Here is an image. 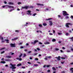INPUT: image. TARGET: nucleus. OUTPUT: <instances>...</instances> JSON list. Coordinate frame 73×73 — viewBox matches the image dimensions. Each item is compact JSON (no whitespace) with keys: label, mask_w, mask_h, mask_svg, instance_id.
<instances>
[{"label":"nucleus","mask_w":73,"mask_h":73,"mask_svg":"<svg viewBox=\"0 0 73 73\" xmlns=\"http://www.w3.org/2000/svg\"><path fill=\"white\" fill-rule=\"evenodd\" d=\"M23 56V54H21L20 55V56H19V57L20 58L21 57Z\"/></svg>","instance_id":"nucleus-30"},{"label":"nucleus","mask_w":73,"mask_h":73,"mask_svg":"<svg viewBox=\"0 0 73 73\" xmlns=\"http://www.w3.org/2000/svg\"><path fill=\"white\" fill-rule=\"evenodd\" d=\"M14 40H17V39H18V38H14Z\"/></svg>","instance_id":"nucleus-49"},{"label":"nucleus","mask_w":73,"mask_h":73,"mask_svg":"<svg viewBox=\"0 0 73 73\" xmlns=\"http://www.w3.org/2000/svg\"><path fill=\"white\" fill-rule=\"evenodd\" d=\"M50 44V43L49 42H46V44Z\"/></svg>","instance_id":"nucleus-34"},{"label":"nucleus","mask_w":73,"mask_h":73,"mask_svg":"<svg viewBox=\"0 0 73 73\" xmlns=\"http://www.w3.org/2000/svg\"><path fill=\"white\" fill-rule=\"evenodd\" d=\"M5 41H6L7 43H9V40L8 39H6L5 40Z\"/></svg>","instance_id":"nucleus-15"},{"label":"nucleus","mask_w":73,"mask_h":73,"mask_svg":"<svg viewBox=\"0 0 73 73\" xmlns=\"http://www.w3.org/2000/svg\"><path fill=\"white\" fill-rule=\"evenodd\" d=\"M27 12L28 13H27V15H31L32 14L31 13V11L29 10L27 11Z\"/></svg>","instance_id":"nucleus-9"},{"label":"nucleus","mask_w":73,"mask_h":73,"mask_svg":"<svg viewBox=\"0 0 73 73\" xmlns=\"http://www.w3.org/2000/svg\"><path fill=\"white\" fill-rule=\"evenodd\" d=\"M6 57L7 58H12V56H6Z\"/></svg>","instance_id":"nucleus-11"},{"label":"nucleus","mask_w":73,"mask_h":73,"mask_svg":"<svg viewBox=\"0 0 73 73\" xmlns=\"http://www.w3.org/2000/svg\"><path fill=\"white\" fill-rule=\"evenodd\" d=\"M29 8H33V7L32 6H30Z\"/></svg>","instance_id":"nucleus-32"},{"label":"nucleus","mask_w":73,"mask_h":73,"mask_svg":"<svg viewBox=\"0 0 73 73\" xmlns=\"http://www.w3.org/2000/svg\"><path fill=\"white\" fill-rule=\"evenodd\" d=\"M18 4H21V2H19L18 3Z\"/></svg>","instance_id":"nucleus-54"},{"label":"nucleus","mask_w":73,"mask_h":73,"mask_svg":"<svg viewBox=\"0 0 73 73\" xmlns=\"http://www.w3.org/2000/svg\"><path fill=\"white\" fill-rule=\"evenodd\" d=\"M15 43L12 44L11 43L10 44V45H11V47H15L16 46H15Z\"/></svg>","instance_id":"nucleus-5"},{"label":"nucleus","mask_w":73,"mask_h":73,"mask_svg":"<svg viewBox=\"0 0 73 73\" xmlns=\"http://www.w3.org/2000/svg\"><path fill=\"white\" fill-rule=\"evenodd\" d=\"M52 18H49L48 19H46V20H52Z\"/></svg>","instance_id":"nucleus-21"},{"label":"nucleus","mask_w":73,"mask_h":73,"mask_svg":"<svg viewBox=\"0 0 73 73\" xmlns=\"http://www.w3.org/2000/svg\"><path fill=\"white\" fill-rule=\"evenodd\" d=\"M58 43H59V44H61V42L60 41H58Z\"/></svg>","instance_id":"nucleus-57"},{"label":"nucleus","mask_w":73,"mask_h":73,"mask_svg":"<svg viewBox=\"0 0 73 73\" xmlns=\"http://www.w3.org/2000/svg\"><path fill=\"white\" fill-rule=\"evenodd\" d=\"M35 60H38V58H35Z\"/></svg>","instance_id":"nucleus-62"},{"label":"nucleus","mask_w":73,"mask_h":73,"mask_svg":"<svg viewBox=\"0 0 73 73\" xmlns=\"http://www.w3.org/2000/svg\"><path fill=\"white\" fill-rule=\"evenodd\" d=\"M38 26L39 27H42V25L41 24H39Z\"/></svg>","instance_id":"nucleus-18"},{"label":"nucleus","mask_w":73,"mask_h":73,"mask_svg":"<svg viewBox=\"0 0 73 73\" xmlns=\"http://www.w3.org/2000/svg\"><path fill=\"white\" fill-rule=\"evenodd\" d=\"M5 49V47L3 48L0 49V50H3V49Z\"/></svg>","instance_id":"nucleus-23"},{"label":"nucleus","mask_w":73,"mask_h":73,"mask_svg":"<svg viewBox=\"0 0 73 73\" xmlns=\"http://www.w3.org/2000/svg\"><path fill=\"white\" fill-rule=\"evenodd\" d=\"M47 72H50V70H48L47 71Z\"/></svg>","instance_id":"nucleus-43"},{"label":"nucleus","mask_w":73,"mask_h":73,"mask_svg":"<svg viewBox=\"0 0 73 73\" xmlns=\"http://www.w3.org/2000/svg\"><path fill=\"white\" fill-rule=\"evenodd\" d=\"M19 61H22V58H19Z\"/></svg>","instance_id":"nucleus-42"},{"label":"nucleus","mask_w":73,"mask_h":73,"mask_svg":"<svg viewBox=\"0 0 73 73\" xmlns=\"http://www.w3.org/2000/svg\"><path fill=\"white\" fill-rule=\"evenodd\" d=\"M37 54H38V53H35L34 54V56H36V55H37Z\"/></svg>","instance_id":"nucleus-55"},{"label":"nucleus","mask_w":73,"mask_h":73,"mask_svg":"<svg viewBox=\"0 0 73 73\" xmlns=\"http://www.w3.org/2000/svg\"><path fill=\"white\" fill-rule=\"evenodd\" d=\"M31 44H35V43H34V42H31Z\"/></svg>","instance_id":"nucleus-60"},{"label":"nucleus","mask_w":73,"mask_h":73,"mask_svg":"<svg viewBox=\"0 0 73 73\" xmlns=\"http://www.w3.org/2000/svg\"><path fill=\"white\" fill-rule=\"evenodd\" d=\"M22 68H23V69H25V67L22 66Z\"/></svg>","instance_id":"nucleus-52"},{"label":"nucleus","mask_w":73,"mask_h":73,"mask_svg":"<svg viewBox=\"0 0 73 73\" xmlns=\"http://www.w3.org/2000/svg\"><path fill=\"white\" fill-rule=\"evenodd\" d=\"M15 32H17L18 33H19V30H15Z\"/></svg>","instance_id":"nucleus-31"},{"label":"nucleus","mask_w":73,"mask_h":73,"mask_svg":"<svg viewBox=\"0 0 73 73\" xmlns=\"http://www.w3.org/2000/svg\"><path fill=\"white\" fill-rule=\"evenodd\" d=\"M9 5H13V3H11V2H9L8 3Z\"/></svg>","instance_id":"nucleus-16"},{"label":"nucleus","mask_w":73,"mask_h":73,"mask_svg":"<svg viewBox=\"0 0 73 73\" xmlns=\"http://www.w3.org/2000/svg\"><path fill=\"white\" fill-rule=\"evenodd\" d=\"M23 48H24V47L23 46H21L20 47V49H22Z\"/></svg>","instance_id":"nucleus-41"},{"label":"nucleus","mask_w":73,"mask_h":73,"mask_svg":"<svg viewBox=\"0 0 73 73\" xmlns=\"http://www.w3.org/2000/svg\"><path fill=\"white\" fill-rule=\"evenodd\" d=\"M11 65V66L10 67V68L12 69H13L12 70L13 72H15V70H14V69H16V67H15V66H16V64H10Z\"/></svg>","instance_id":"nucleus-1"},{"label":"nucleus","mask_w":73,"mask_h":73,"mask_svg":"<svg viewBox=\"0 0 73 73\" xmlns=\"http://www.w3.org/2000/svg\"><path fill=\"white\" fill-rule=\"evenodd\" d=\"M0 62V63H2V64H5V61H1Z\"/></svg>","instance_id":"nucleus-19"},{"label":"nucleus","mask_w":73,"mask_h":73,"mask_svg":"<svg viewBox=\"0 0 73 73\" xmlns=\"http://www.w3.org/2000/svg\"><path fill=\"white\" fill-rule=\"evenodd\" d=\"M29 45V44L28 43H26V46H28Z\"/></svg>","instance_id":"nucleus-44"},{"label":"nucleus","mask_w":73,"mask_h":73,"mask_svg":"<svg viewBox=\"0 0 73 73\" xmlns=\"http://www.w3.org/2000/svg\"><path fill=\"white\" fill-rule=\"evenodd\" d=\"M2 7H3V8H5H5H8V7L9 8H13V7L9 6L8 5H4L2 6Z\"/></svg>","instance_id":"nucleus-3"},{"label":"nucleus","mask_w":73,"mask_h":73,"mask_svg":"<svg viewBox=\"0 0 73 73\" xmlns=\"http://www.w3.org/2000/svg\"><path fill=\"white\" fill-rule=\"evenodd\" d=\"M39 44H40V45H42V43L41 42H39Z\"/></svg>","instance_id":"nucleus-53"},{"label":"nucleus","mask_w":73,"mask_h":73,"mask_svg":"<svg viewBox=\"0 0 73 73\" xmlns=\"http://www.w3.org/2000/svg\"><path fill=\"white\" fill-rule=\"evenodd\" d=\"M55 50H56L58 51V50H59V49L58 48H56L55 49Z\"/></svg>","instance_id":"nucleus-33"},{"label":"nucleus","mask_w":73,"mask_h":73,"mask_svg":"<svg viewBox=\"0 0 73 73\" xmlns=\"http://www.w3.org/2000/svg\"><path fill=\"white\" fill-rule=\"evenodd\" d=\"M28 64H31V63L30 62H27Z\"/></svg>","instance_id":"nucleus-58"},{"label":"nucleus","mask_w":73,"mask_h":73,"mask_svg":"<svg viewBox=\"0 0 73 73\" xmlns=\"http://www.w3.org/2000/svg\"><path fill=\"white\" fill-rule=\"evenodd\" d=\"M62 49H65V47H62Z\"/></svg>","instance_id":"nucleus-46"},{"label":"nucleus","mask_w":73,"mask_h":73,"mask_svg":"<svg viewBox=\"0 0 73 73\" xmlns=\"http://www.w3.org/2000/svg\"><path fill=\"white\" fill-rule=\"evenodd\" d=\"M68 25H72V23H66V27H67V28H69V26Z\"/></svg>","instance_id":"nucleus-4"},{"label":"nucleus","mask_w":73,"mask_h":73,"mask_svg":"<svg viewBox=\"0 0 73 73\" xmlns=\"http://www.w3.org/2000/svg\"><path fill=\"white\" fill-rule=\"evenodd\" d=\"M52 68L53 70H56V68H55V67H53Z\"/></svg>","instance_id":"nucleus-24"},{"label":"nucleus","mask_w":73,"mask_h":73,"mask_svg":"<svg viewBox=\"0 0 73 73\" xmlns=\"http://www.w3.org/2000/svg\"><path fill=\"white\" fill-rule=\"evenodd\" d=\"M70 39H71V40H72V41H73V37H72V38H70Z\"/></svg>","instance_id":"nucleus-39"},{"label":"nucleus","mask_w":73,"mask_h":73,"mask_svg":"<svg viewBox=\"0 0 73 73\" xmlns=\"http://www.w3.org/2000/svg\"><path fill=\"white\" fill-rule=\"evenodd\" d=\"M70 71H71V73H73V68H72L70 69Z\"/></svg>","instance_id":"nucleus-14"},{"label":"nucleus","mask_w":73,"mask_h":73,"mask_svg":"<svg viewBox=\"0 0 73 73\" xmlns=\"http://www.w3.org/2000/svg\"><path fill=\"white\" fill-rule=\"evenodd\" d=\"M24 51H25V52H27L28 51V50L27 49H25L24 50Z\"/></svg>","instance_id":"nucleus-48"},{"label":"nucleus","mask_w":73,"mask_h":73,"mask_svg":"<svg viewBox=\"0 0 73 73\" xmlns=\"http://www.w3.org/2000/svg\"><path fill=\"white\" fill-rule=\"evenodd\" d=\"M38 42V40H35L34 41V44H36V42Z\"/></svg>","instance_id":"nucleus-13"},{"label":"nucleus","mask_w":73,"mask_h":73,"mask_svg":"<svg viewBox=\"0 0 73 73\" xmlns=\"http://www.w3.org/2000/svg\"><path fill=\"white\" fill-rule=\"evenodd\" d=\"M22 44V42H20L19 45H21Z\"/></svg>","instance_id":"nucleus-59"},{"label":"nucleus","mask_w":73,"mask_h":73,"mask_svg":"<svg viewBox=\"0 0 73 73\" xmlns=\"http://www.w3.org/2000/svg\"><path fill=\"white\" fill-rule=\"evenodd\" d=\"M37 49L38 50H40V49L39 48H37Z\"/></svg>","instance_id":"nucleus-56"},{"label":"nucleus","mask_w":73,"mask_h":73,"mask_svg":"<svg viewBox=\"0 0 73 73\" xmlns=\"http://www.w3.org/2000/svg\"><path fill=\"white\" fill-rule=\"evenodd\" d=\"M34 66H38V65L37 64H34Z\"/></svg>","instance_id":"nucleus-51"},{"label":"nucleus","mask_w":73,"mask_h":73,"mask_svg":"<svg viewBox=\"0 0 73 73\" xmlns=\"http://www.w3.org/2000/svg\"><path fill=\"white\" fill-rule=\"evenodd\" d=\"M49 25L50 26H52V25H53V23H52V21H49Z\"/></svg>","instance_id":"nucleus-8"},{"label":"nucleus","mask_w":73,"mask_h":73,"mask_svg":"<svg viewBox=\"0 0 73 73\" xmlns=\"http://www.w3.org/2000/svg\"><path fill=\"white\" fill-rule=\"evenodd\" d=\"M62 12V14L64 16H67V15H69V14L67 13V12L65 11H63Z\"/></svg>","instance_id":"nucleus-2"},{"label":"nucleus","mask_w":73,"mask_h":73,"mask_svg":"<svg viewBox=\"0 0 73 73\" xmlns=\"http://www.w3.org/2000/svg\"><path fill=\"white\" fill-rule=\"evenodd\" d=\"M71 50L72 51H73V48H71Z\"/></svg>","instance_id":"nucleus-64"},{"label":"nucleus","mask_w":73,"mask_h":73,"mask_svg":"<svg viewBox=\"0 0 73 73\" xmlns=\"http://www.w3.org/2000/svg\"><path fill=\"white\" fill-rule=\"evenodd\" d=\"M1 42L2 43H3L4 42H5V41H4V40H1Z\"/></svg>","instance_id":"nucleus-29"},{"label":"nucleus","mask_w":73,"mask_h":73,"mask_svg":"<svg viewBox=\"0 0 73 73\" xmlns=\"http://www.w3.org/2000/svg\"><path fill=\"white\" fill-rule=\"evenodd\" d=\"M23 55H24V56H23V57H25L26 56H27V54H24Z\"/></svg>","instance_id":"nucleus-25"},{"label":"nucleus","mask_w":73,"mask_h":73,"mask_svg":"<svg viewBox=\"0 0 73 73\" xmlns=\"http://www.w3.org/2000/svg\"><path fill=\"white\" fill-rule=\"evenodd\" d=\"M5 53V51H3L1 52V54H3V53Z\"/></svg>","instance_id":"nucleus-27"},{"label":"nucleus","mask_w":73,"mask_h":73,"mask_svg":"<svg viewBox=\"0 0 73 73\" xmlns=\"http://www.w3.org/2000/svg\"><path fill=\"white\" fill-rule=\"evenodd\" d=\"M28 8H29V6H26L24 7H22V9H28Z\"/></svg>","instance_id":"nucleus-7"},{"label":"nucleus","mask_w":73,"mask_h":73,"mask_svg":"<svg viewBox=\"0 0 73 73\" xmlns=\"http://www.w3.org/2000/svg\"><path fill=\"white\" fill-rule=\"evenodd\" d=\"M62 73H65V72L63 71H62Z\"/></svg>","instance_id":"nucleus-63"},{"label":"nucleus","mask_w":73,"mask_h":73,"mask_svg":"<svg viewBox=\"0 0 73 73\" xmlns=\"http://www.w3.org/2000/svg\"><path fill=\"white\" fill-rule=\"evenodd\" d=\"M37 5H40V6H44V5L42 4H40V3H37Z\"/></svg>","instance_id":"nucleus-12"},{"label":"nucleus","mask_w":73,"mask_h":73,"mask_svg":"<svg viewBox=\"0 0 73 73\" xmlns=\"http://www.w3.org/2000/svg\"><path fill=\"white\" fill-rule=\"evenodd\" d=\"M66 36H68V35H69V33H66Z\"/></svg>","instance_id":"nucleus-36"},{"label":"nucleus","mask_w":73,"mask_h":73,"mask_svg":"<svg viewBox=\"0 0 73 73\" xmlns=\"http://www.w3.org/2000/svg\"><path fill=\"white\" fill-rule=\"evenodd\" d=\"M43 26H44V27H45V26H46V23H44L43 24Z\"/></svg>","instance_id":"nucleus-28"},{"label":"nucleus","mask_w":73,"mask_h":73,"mask_svg":"<svg viewBox=\"0 0 73 73\" xmlns=\"http://www.w3.org/2000/svg\"><path fill=\"white\" fill-rule=\"evenodd\" d=\"M21 63H19L17 65V66H21Z\"/></svg>","instance_id":"nucleus-22"},{"label":"nucleus","mask_w":73,"mask_h":73,"mask_svg":"<svg viewBox=\"0 0 73 73\" xmlns=\"http://www.w3.org/2000/svg\"><path fill=\"white\" fill-rule=\"evenodd\" d=\"M52 42H55L56 41V39H52Z\"/></svg>","instance_id":"nucleus-17"},{"label":"nucleus","mask_w":73,"mask_h":73,"mask_svg":"<svg viewBox=\"0 0 73 73\" xmlns=\"http://www.w3.org/2000/svg\"><path fill=\"white\" fill-rule=\"evenodd\" d=\"M52 58V56H46V60H49V59H50Z\"/></svg>","instance_id":"nucleus-6"},{"label":"nucleus","mask_w":73,"mask_h":73,"mask_svg":"<svg viewBox=\"0 0 73 73\" xmlns=\"http://www.w3.org/2000/svg\"><path fill=\"white\" fill-rule=\"evenodd\" d=\"M58 16L59 18H60L61 17V16H60V15H58Z\"/></svg>","instance_id":"nucleus-38"},{"label":"nucleus","mask_w":73,"mask_h":73,"mask_svg":"<svg viewBox=\"0 0 73 73\" xmlns=\"http://www.w3.org/2000/svg\"><path fill=\"white\" fill-rule=\"evenodd\" d=\"M64 62H61V64H64Z\"/></svg>","instance_id":"nucleus-37"},{"label":"nucleus","mask_w":73,"mask_h":73,"mask_svg":"<svg viewBox=\"0 0 73 73\" xmlns=\"http://www.w3.org/2000/svg\"><path fill=\"white\" fill-rule=\"evenodd\" d=\"M27 24H28V23H26V24L24 25V26H25H25L26 27H27V26H28V25H27Z\"/></svg>","instance_id":"nucleus-20"},{"label":"nucleus","mask_w":73,"mask_h":73,"mask_svg":"<svg viewBox=\"0 0 73 73\" xmlns=\"http://www.w3.org/2000/svg\"><path fill=\"white\" fill-rule=\"evenodd\" d=\"M33 16H35V15H36V13H34L33 15Z\"/></svg>","instance_id":"nucleus-50"},{"label":"nucleus","mask_w":73,"mask_h":73,"mask_svg":"<svg viewBox=\"0 0 73 73\" xmlns=\"http://www.w3.org/2000/svg\"><path fill=\"white\" fill-rule=\"evenodd\" d=\"M4 40V38H3V37H1V41L2 40Z\"/></svg>","instance_id":"nucleus-47"},{"label":"nucleus","mask_w":73,"mask_h":73,"mask_svg":"<svg viewBox=\"0 0 73 73\" xmlns=\"http://www.w3.org/2000/svg\"><path fill=\"white\" fill-rule=\"evenodd\" d=\"M58 35H62V33H58Z\"/></svg>","instance_id":"nucleus-40"},{"label":"nucleus","mask_w":73,"mask_h":73,"mask_svg":"<svg viewBox=\"0 0 73 73\" xmlns=\"http://www.w3.org/2000/svg\"><path fill=\"white\" fill-rule=\"evenodd\" d=\"M65 18H66V19H68L69 18V17L67 16L65 17Z\"/></svg>","instance_id":"nucleus-35"},{"label":"nucleus","mask_w":73,"mask_h":73,"mask_svg":"<svg viewBox=\"0 0 73 73\" xmlns=\"http://www.w3.org/2000/svg\"><path fill=\"white\" fill-rule=\"evenodd\" d=\"M60 58H61V56H58V57H56V58H57V60H60Z\"/></svg>","instance_id":"nucleus-10"},{"label":"nucleus","mask_w":73,"mask_h":73,"mask_svg":"<svg viewBox=\"0 0 73 73\" xmlns=\"http://www.w3.org/2000/svg\"><path fill=\"white\" fill-rule=\"evenodd\" d=\"M49 35H53V34H52V33H50Z\"/></svg>","instance_id":"nucleus-61"},{"label":"nucleus","mask_w":73,"mask_h":73,"mask_svg":"<svg viewBox=\"0 0 73 73\" xmlns=\"http://www.w3.org/2000/svg\"><path fill=\"white\" fill-rule=\"evenodd\" d=\"M50 65H46V67H47V68H49V67H50Z\"/></svg>","instance_id":"nucleus-26"},{"label":"nucleus","mask_w":73,"mask_h":73,"mask_svg":"<svg viewBox=\"0 0 73 73\" xmlns=\"http://www.w3.org/2000/svg\"><path fill=\"white\" fill-rule=\"evenodd\" d=\"M5 61H10V60H8V59H6V60H5Z\"/></svg>","instance_id":"nucleus-45"}]
</instances>
